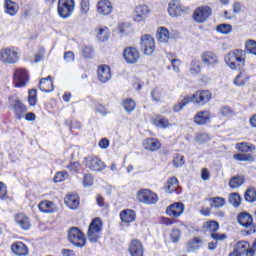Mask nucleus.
Instances as JSON below:
<instances>
[{
	"label": "nucleus",
	"mask_w": 256,
	"mask_h": 256,
	"mask_svg": "<svg viewBox=\"0 0 256 256\" xmlns=\"http://www.w3.org/2000/svg\"><path fill=\"white\" fill-rule=\"evenodd\" d=\"M65 205H67L72 211L79 208V197L77 194H68L64 199Z\"/></svg>",
	"instance_id": "28"
},
{
	"label": "nucleus",
	"mask_w": 256,
	"mask_h": 256,
	"mask_svg": "<svg viewBox=\"0 0 256 256\" xmlns=\"http://www.w3.org/2000/svg\"><path fill=\"white\" fill-rule=\"evenodd\" d=\"M235 249L241 254L246 256L255 255V250L251 249V245L247 241H239Z\"/></svg>",
	"instance_id": "23"
},
{
	"label": "nucleus",
	"mask_w": 256,
	"mask_h": 256,
	"mask_svg": "<svg viewBox=\"0 0 256 256\" xmlns=\"http://www.w3.org/2000/svg\"><path fill=\"white\" fill-rule=\"evenodd\" d=\"M201 60L205 67H215V65L219 64V57L211 51L204 52L201 55Z\"/></svg>",
	"instance_id": "17"
},
{
	"label": "nucleus",
	"mask_w": 256,
	"mask_h": 256,
	"mask_svg": "<svg viewBox=\"0 0 256 256\" xmlns=\"http://www.w3.org/2000/svg\"><path fill=\"white\" fill-rule=\"evenodd\" d=\"M38 207L42 213H55L57 211V206L51 201H42Z\"/></svg>",
	"instance_id": "30"
},
{
	"label": "nucleus",
	"mask_w": 256,
	"mask_h": 256,
	"mask_svg": "<svg viewBox=\"0 0 256 256\" xmlns=\"http://www.w3.org/2000/svg\"><path fill=\"white\" fill-rule=\"evenodd\" d=\"M68 241L75 247H85V234L79 228H71L68 231Z\"/></svg>",
	"instance_id": "8"
},
{
	"label": "nucleus",
	"mask_w": 256,
	"mask_h": 256,
	"mask_svg": "<svg viewBox=\"0 0 256 256\" xmlns=\"http://www.w3.org/2000/svg\"><path fill=\"white\" fill-rule=\"evenodd\" d=\"M245 183V177L243 176H234L230 182L229 185L231 189H237L238 187H241Z\"/></svg>",
	"instance_id": "37"
},
{
	"label": "nucleus",
	"mask_w": 256,
	"mask_h": 256,
	"mask_svg": "<svg viewBox=\"0 0 256 256\" xmlns=\"http://www.w3.org/2000/svg\"><path fill=\"white\" fill-rule=\"evenodd\" d=\"M83 187H92L94 183V178L92 174H84L82 179Z\"/></svg>",
	"instance_id": "47"
},
{
	"label": "nucleus",
	"mask_w": 256,
	"mask_h": 256,
	"mask_svg": "<svg viewBox=\"0 0 256 256\" xmlns=\"http://www.w3.org/2000/svg\"><path fill=\"white\" fill-rule=\"evenodd\" d=\"M89 0H82L80 3V10L82 15H87L89 13Z\"/></svg>",
	"instance_id": "54"
},
{
	"label": "nucleus",
	"mask_w": 256,
	"mask_h": 256,
	"mask_svg": "<svg viewBox=\"0 0 256 256\" xmlns=\"http://www.w3.org/2000/svg\"><path fill=\"white\" fill-rule=\"evenodd\" d=\"M153 125H155V127H160L161 129H167V127H171L169 120L163 116H157L154 118Z\"/></svg>",
	"instance_id": "34"
},
{
	"label": "nucleus",
	"mask_w": 256,
	"mask_h": 256,
	"mask_svg": "<svg viewBox=\"0 0 256 256\" xmlns=\"http://www.w3.org/2000/svg\"><path fill=\"white\" fill-rule=\"evenodd\" d=\"M229 203H231L233 207H239V205H241V196L237 193L230 194Z\"/></svg>",
	"instance_id": "48"
},
{
	"label": "nucleus",
	"mask_w": 256,
	"mask_h": 256,
	"mask_svg": "<svg viewBox=\"0 0 256 256\" xmlns=\"http://www.w3.org/2000/svg\"><path fill=\"white\" fill-rule=\"evenodd\" d=\"M185 211V204L181 202H175L167 207L166 214L169 217H181Z\"/></svg>",
	"instance_id": "16"
},
{
	"label": "nucleus",
	"mask_w": 256,
	"mask_h": 256,
	"mask_svg": "<svg viewBox=\"0 0 256 256\" xmlns=\"http://www.w3.org/2000/svg\"><path fill=\"white\" fill-rule=\"evenodd\" d=\"M236 161H251V156L246 154H236L234 155Z\"/></svg>",
	"instance_id": "60"
},
{
	"label": "nucleus",
	"mask_w": 256,
	"mask_h": 256,
	"mask_svg": "<svg viewBox=\"0 0 256 256\" xmlns=\"http://www.w3.org/2000/svg\"><path fill=\"white\" fill-rule=\"evenodd\" d=\"M217 31L222 33V35H229L233 31V26L231 24H220L217 26Z\"/></svg>",
	"instance_id": "41"
},
{
	"label": "nucleus",
	"mask_w": 256,
	"mask_h": 256,
	"mask_svg": "<svg viewBox=\"0 0 256 256\" xmlns=\"http://www.w3.org/2000/svg\"><path fill=\"white\" fill-rule=\"evenodd\" d=\"M224 61L230 69L236 70L238 67L245 65V53H243V50H234L226 54Z\"/></svg>",
	"instance_id": "2"
},
{
	"label": "nucleus",
	"mask_w": 256,
	"mask_h": 256,
	"mask_svg": "<svg viewBox=\"0 0 256 256\" xmlns=\"http://www.w3.org/2000/svg\"><path fill=\"white\" fill-rule=\"evenodd\" d=\"M164 189L166 193H181V189L179 188V180L176 177L169 178Z\"/></svg>",
	"instance_id": "22"
},
{
	"label": "nucleus",
	"mask_w": 256,
	"mask_h": 256,
	"mask_svg": "<svg viewBox=\"0 0 256 256\" xmlns=\"http://www.w3.org/2000/svg\"><path fill=\"white\" fill-rule=\"evenodd\" d=\"M140 45L144 51V55L151 56L155 52V39L149 34L141 37Z\"/></svg>",
	"instance_id": "12"
},
{
	"label": "nucleus",
	"mask_w": 256,
	"mask_h": 256,
	"mask_svg": "<svg viewBox=\"0 0 256 256\" xmlns=\"http://www.w3.org/2000/svg\"><path fill=\"white\" fill-rule=\"evenodd\" d=\"M210 177L211 174L209 173V170H207V168H203L201 172V179L203 181H209Z\"/></svg>",
	"instance_id": "64"
},
{
	"label": "nucleus",
	"mask_w": 256,
	"mask_h": 256,
	"mask_svg": "<svg viewBox=\"0 0 256 256\" xmlns=\"http://www.w3.org/2000/svg\"><path fill=\"white\" fill-rule=\"evenodd\" d=\"M97 75L101 83H107L111 79V68L108 65L99 66Z\"/></svg>",
	"instance_id": "24"
},
{
	"label": "nucleus",
	"mask_w": 256,
	"mask_h": 256,
	"mask_svg": "<svg viewBox=\"0 0 256 256\" xmlns=\"http://www.w3.org/2000/svg\"><path fill=\"white\" fill-rule=\"evenodd\" d=\"M93 53H94V50H93V47L91 46H87L83 49V55L84 57H86V59L93 57Z\"/></svg>",
	"instance_id": "59"
},
{
	"label": "nucleus",
	"mask_w": 256,
	"mask_h": 256,
	"mask_svg": "<svg viewBox=\"0 0 256 256\" xmlns=\"http://www.w3.org/2000/svg\"><path fill=\"white\" fill-rule=\"evenodd\" d=\"M211 7L200 6L194 10L193 19L196 23H205L211 17Z\"/></svg>",
	"instance_id": "11"
},
{
	"label": "nucleus",
	"mask_w": 256,
	"mask_h": 256,
	"mask_svg": "<svg viewBox=\"0 0 256 256\" xmlns=\"http://www.w3.org/2000/svg\"><path fill=\"white\" fill-rule=\"evenodd\" d=\"M57 11L62 19H69L75 11V0H58Z\"/></svg>",
	"instance_id": "5"
},
{
	"label": "nucleus",
	"mask_w": 256,
	"mask_h": 256,
	"mask_svg": "<svg viewBox=\"0 0 256 256\" xmlns=\"http://www.w3.org/2000/svg\"><path fill=\"white\" fill-rule=\"evenodd\" d=\"M143 148L146 151H159L161 149V142L155 138H148L144 140Z\"/></svg>",
	"instance_id": "25"
},
{
	"label": "nucleus",
	"mask_w": 256,
	"mask_h": 256,
	"mask_svg": "<svg viewBox=\"0 0 256 256\" xmlns=\"http://www.w3.org/2000/svg\"><path fill=\"white\" fill-rule=\"evenodd\" d=\"M137 104L133 101V99H126L123 102V107L127 113H131L132 111H135V107Z\"/></svg>",
	"instance_id": "40"
},
{
	"label": "nucleus",
	"mask_w": 256,
	"mask_h": 256,
	"mask_svg": "<svg viewBox=\"0 0 256 256\" xmlns=\"http://www.w3.org/2000/svg\"><path fill=\"white\" fill-rule=\"evenodd\" d=\"M189 103V98L187 96H184L180 103L173 106V111L175 113H179V111H181L184 107H187Z\"/></svg>",
	"instance_id": "42"
},
{
	"label": "nucleus",
	"mask_w": 256,
	"mask_h": 256,
	"mask_svg": "<svg viewBox=\"0 0 256 256\" xmlns=\"http://www.w3.org/2000/svg\"><path fill=\"white\" fill-rule=\"evenodd\" d=\"M15 222L21 229H23V231H29V229H31V220L24 214H17L15 217Z\"/></svg>",
	"instance_id": "26"
},
{
	"label": "nucleus",
	"mask_w": 256,
	"mask_h": 256,
	"mask_svg": "<svg viewBox=\"0 0 256 256\" xmlns=\"http://www.w3.org/2000/svg\"><path fill=\"white\" fill-rule=\"evenodd\" d=\"M245 200L248 203H255L256 200V191L255 188H249L245 193Z\"/></svg>",
	"instance_id": "44"
},
{
	"label": "nucleus",
	"mask_w": 256,
	"mask_h": 256,
	"mask_svg": "<svg viewBox=\"0 0 256 256\" xmlns=\"http://www.w3.org/2000/svg\"><path fill=\"white\" fill-rule=\"evenodd\" d=\"M211 121V114L209 111H200L194 116V123L196 125H205Z\"/></svg>",
	"instance_id": "27"
},
{
	"label": "nucleus",
	"mask_w": 256,
	"mask_h": 256,
	"mask_svg": "<svg viewBox=\"0 0 256 256\" xmlns=\"http://www.w3.org/2000/svg\"><path fill=\"white\" fill-rule=\"evenodd\" d=\"M171 65H172L174 71H176V73H179V67H181V60L172 59L171 60Z\"/></svg>",
	"instance_id": "63"
},
{
	"label": "nucleus",
	"mask_w": 256,
	"mask_h": 256,
	"mask_svg": "<svg viewBox=\"0 0 256 256\" xmlns=\"http://www.w3.org/2000/svg\"><path fill=\"white\" fill-rule=\"evenodd\" d=\"M238 222L242 227L249 229L250 233H255L256 226L255 223H253V216H251V214L245 212L241 213L238 216Z\"/></svg>",
	"instance_id": "15"
},
{
	"label": "nucleus",
	"mask_w": 256,
	"mask_h": 256,
	"mask_svg": "<svg viewBox=\"0 0 256 256\" xmlns=\"http://www.w3.org/2000/svg\"><path fill=\"white\" fill-rule=\"evenodd\" d=\"M201 245V240L199 238H194L188 243V251H197Z\"/></svg>",
	"instance_id": "51"
},
{
	"label": "nucleus",
	"mask_w": 256,
	"mask_h": 256,
	"mask_svg": "<svg viewBox=\"0 0 256 256\" xmlns=\"http://www.w3.org/2000/svg\"><path fill=\"white\" fill-rule=\"evenodd\" d=\"M11 250L15 255L25 256L29 255V249L23 242H16L11 246Z\"/></svg>",
	"instance_id": "29"
},
{
	"label": "nucleus",
	"mask_w": 256,
	"mask_h": 256,
	"mask_svg": "<svg viewBox=\"0 0 256 256\" xmlns=\"http://www.w3.org/2000/svg\"><path fill=\"white\" fill-rule=\"evenodd\" d=\"M96 37L98 41H107L111 37V32L107 27L96 28Z\"/></svg>",
	"instance_id": "33"
},
{
	"label": "nucleus",
	"mask_w": 256,
	"mask_h": 256,
	"mask_svg": "<svg viewBox=\"0 0 256 256\" xmlns=\"http://www.w3.org/2000/svg\"><path fill=\"white\" fill-rule=\"evenodd\" d=\"M168 13L170 17H181V15L185 13V7L177 0L172 1L169 3Z\"/></svg>",
	"instance_id": "18"
},
{
	"label": "nucleus",
	"mask_w": 256,
	"mask_h": 256,
	"mask_svg": "<svg viewBox=\"0 0 256 256\" xmlns=\"http://www.w3.org/2000/svg\"><path fill=\"white\" fill-rule=\"evenodd\" d=\"M237 151H240L241 153H249L251 151V146L247 142H240L236 144Z\"/></svg>",
	"instance_id": "50"
},
{
	"label": "nucleus",
	"mask_w": 256,
	"mask_h": 256,
	"mask_svg": "<svg viewBox=\"0 0 256 256\" xmlns=\"http://www.w3.org/2000/svg\"><path fill=\"white\" fill-rule=\"evenodd\" d=\"M39 89L42 90L44 93H51L53 91L54 88L51 76L40 80Z\"/></svg>",
	"instance_id": "31"
},
{
	"label": "nucleus",
	"mask_w": 256,
	"mask_h": 256,
	"mask_svg": "<svg viewBox=\"0 0 256 256\" xmlns=\"http://www.w3.org/2000/svg\"><path fill=\"white\" fill-rule=\"evenodd\" d=\"M211 206L215 209H221V207H225V200L221 197H215L210 199Z\"/></svg>",
	"instance_id": "38"
},
{
	"label": "nucleus",
	"mask_w": 256,
	"mask_h": 256,
	"mask_svg": "<svg viewBox=\"0 0 256 256\" xmlns=\"http://www.w3.org/2000/svg\"><path fill=\"white\" fill-rule=\"evenodd\" d=\"M245 49L251 55L256 56V41L255 40H247L245 42Z\"/></svg>",
	"instance_id": "39"
},
{
	"label": "nucleus",
	"mask_w": 256,
	"mask_h": 256,
	"mask_svg": "<svg viewBox=\"0 0 256 256\" xmlns=\"http://www.w3.org/2000/svg\"><path fill=\"white\" fill-rule=\"evenodd\" d=\"M19 59H21V56L17 47L11 46L0 50V63L4 65H15Z\"/></svg>",
	"instance_id": "1"
},
{
	"label": "nucleus",
	"mask_w": 256,
	"mask_h": 256,
	"mask_svg": "<svg viewBox=\"0 0 256 256\" xmlns=\"http://www.w3.org/2000/svg\"><path fill=\"white\" fill-rule=\"evenodd\" d=\"M28 103L30 107H35V105H37V90L32 89L29 91Z\"/></svg>",
	"instance_id": "45"
},
{
	"label": "nucleus",
	"mask_w": 256,
	"mask_h": 256,
	"mask_svg": "<svg viewBox=\"0 0 256 256\" xmlns=\"http://www.w3.org/2000/svg\"><path fill=\"white\" fill-rule=\"evenodd\" d=\"M97 13L99 15H111L113 13V3L109 0H100L97 3Z\"/></svg>",
	"instance_id": "19"
},
{
	"label": "nucleus",
	"mask_w": 256,
	"mask_h": 256,
	"mask_svg": "<svg viewBox=\"0 0 256 256\" xmlns=\"http://www.w3.org/2000/svg\"><path fill=\"white\" fill-rule=\"evenodd\" d=\"M29 70L25 68H16L13 75V85L17 88L27 87L29 83Z\"/></svg>",
	"instance_id": "6"
},
{
	"label": "nucleus",
	"mask_w": 256,
	"mask_h": 256,
	"mask_svg": "<svg viewBox=\"0 0 256 256\" xmlns=\"http://www.w3.org/2000/svg\"><path fill=\"white\" fill-rule=\"evenodd\" d=\"M64 61H66V63H73V61H75V53H73V51L65 52Z\"/></svg>",
	"instance_id": "57"
},
{
	"label": "nucleus",
	"mask_w": 256,
	"mask_h": 256,
	"mask_svg": "<svg viewBox=\"0 0 256 256\" xmlns=\"http://www.w3.org/2000/svg\"><path fill=\"white\" fill-rule=\"evenodd\" d=\"M211 139V137H209V134L207 133H200L198 135H196L195 137V141L196 143H207V141H209Z\"/></svg>",
	"instance_id": "53"
},
{
	"label": "nucleus",
	"mask_w": 256,
	"mask_h": 256,
	"mask_svg": "<svg viewBox=\"0 0 256 256\" xmlns=\"http://www.w3.org/2000/svg\"><path fill=\"white\" fill-rule=\"evenodd\" d=\"M190 73L192 75H199L201 73V64L197 60H192L190 64Z\"/></svg>",
	"instance_id": "43"
},
{
	"label": "nucleus",
	"mask_w": 256,
	"mask_h": 256,
	"mask_svg": "<svg viewBox=\"0 0 256 256\" xmlns=\"http://www.w3.org/2000/svg\"><path fill=\"white\" fill-rule=\"evenodd\" d=\"M220 113L224 116V117H233L234 113L233 110H231V108L229 107H222L220 109Z\"/></svg>",
	"instance_id": "58"
},
{
	"label": "nucleus",
	"mask_w": 256,
	"mask_h": 256,
	"mask_svg": "<svg viewBox=\"0 0 256 256\" xmlns=\"http://www.w3.org/2000/svg\"><path fill=\"white\" fill-rule=\"evenodd\" d=\"M151 13V9L146 5H139L133 11V22L134 23H145Z\"/></svg>",
	"instance_id": "10"
},
{
	"label": "nucleus",
	"mask_w": 256,
	"mask_h": 256,
	"mask_svg": "<svg viewBox=\"0 0 256 256\" xmlns=\"http://www.w3.org/2000/svg\"><path fill=\"white\" fill-rule=\"evenodd\" d=\"M68 177H69V174H67L66 171L57 172L54 177V183H63V181H65Z\"/></svg>",
	"instance_id": "52"
},
{
	"label": "nucleus",
	"mask_w": 256,
	"mask_h": 256,
	"mask_svg": "<svg viewBox=\"0 0 256 256\" xmlns=\"http://www.w3.org/2000/svg\"><path fill=\"white\" fill-rule=\"evenodd\" d=\"M211 238L214 239V241H223L227 238V235L219 234V233H211Z\"/></svg>",
	"instance_id": "62"
},
{
	"label": "nucleus",
	"mask_w": 256,
	"mask_h": 256,
	"mask_svg": "<svg viewBox=\"0 0 256 256\" xmlns=\"http://www.w3.org/2000/svg\"><path fill=\"white\" fill-rule=\"evenodd\" d=\"M85 166L90 171H103L105 169V162H102L101 159L95 156H88L84 159Z\"/></svg>",
	"instance_id": "13"
},
{
	"label": "nucleus",
	"mask_w": 256,
	"mask_h": 256,
	"mask_svg": "<svg viewBox=\"0 0 256 256\" xmlns=\"http://www.w3.org/2000/svg\"><path fill=\"white\" fill-rule=\"evenodd\" d=\"M137 215L133 210H124L120 213V218L122 223H133L135 221Z\"/></svg>",
	"instance_id": "32"
},
{
	"label": "nucleus",
	"mask_w": 256,
	"mask_h": 256,
	"mask_svg": "<svg viewBox=\"0 0 256 256\" xmlns=\"http://www.w3.org/2000/svg\"><path fill=\"white\" fill-rule=\"evenodd\" d=\"M4 13L10 17H15L19 13V4L13 0H4Z\"/></svg>",
	"instance_id": "21"
},
{
	"label": "nucleus",
	"mask_w": 256,
	"mask_h": 256,
	"mask_svg": "<svg viewBox=\"0 0 256 256\" xmlns=\"http://www.w3.org/2000/svg\"><path fill=\"white\" fill-rule=\"evenodd\" d=\"M5 197H7V185L0 182V199H5Z\"/></svg>",
	"instance_id": "61"
},
{
	"label": "nucleus",
	"mask_w": 256,
	"mask_h": 256,
	"mask_svg": "<svg viewBox=\"0 0 256 256\" xmlns=\"http://www.w3.org/2000/svg\"><path fill=\"white\" fill-rule=\"evenodd\" d=\"M170 34L167 28L160 27L157 31V39L160 43H167L169 41Z\"/></svg>",
	"instance_id": "35"
},
{
	"label": "nucleus",
	"mask_w": 256,
	"mask_h": 256,
	"mask_svg": "<svg viewBox=\"0 0 256 256\" xmlns=\"http://www.w3.org/2000/svg\"><path fill=\"white\" fill-rule=\"evenodd\" d=\"M151 98L156 101V103H159L161 99H163V89L155 88L151 92Z\"/></svg>",
	"instance_id": "46"
},
{
	"label": "nucleus",
	"mask_w": 256,
	"mask_h": 256,
	"mask_svg": "<svg viewBox=\"0 0 256 256\" xmlns=\"http://www.w3.org/2000/svg\"><path fill=\"white\" fill-rule=\"evenodd\" d=\"M249 81V76L245 72H240L239 75L234 79V85L236 87H243L245 83Z\"/></svg>",
	"instance_id": "36"
},
{
	"label": "nucleus",
	"mask_w": 256,
	"mask_h": 256,
	"mask_svg": "<svg viewBox=\"0 0 256 256\" xmlns=\"http://www.w3.org/2000/svg\"><path fill=\"white\" fill-rule=\"evenodd\" d=\"M103 231V222L99 218H94L88 228V239L91 243H97L99 237H101V232Z\"/></svg>",
	"instance_id": "4"
},
{
	"label": "nucleus",
	"mask_w": 256,
	"mask_h": 256,
	"mask_svg": "<svg viewBox=\"0 0 256 256\" xmlns=\"http://www.w3.org/2000/svg\"><path fill=\"white\" fill-rule=\"evenodd\" d=\"M182 165H185V157L183 155H176L174 158V166L175 167H182Z\"/></svg>",
	"instance_id": "56"
},
{
	"label": "nucleus",
	"mask_w": 256,
	"mask_h": 256,
	"mask_svg": "<svg viewBox=\"0 0 256 256\" xmlns=\"http://www.w3.org/2000/svg\"><path fill=\"white\" fill-rule=\"evenodd\" d=\"M137 200L144 205H155L159 201V196L149 189H141L136 194Z\"/></svg>",
	"instance_id": "7"
},
{
	"label": "nucleus",
	"mask_w": 256,
	"mask_h": 256,
	"mask_svg": "<svg viewBox=\"0 0 256 256\" xmlns=\"http://www.w3.org/2000/svg\"><path fill=\"white\" fill-rule=\"evenodd\" d=\"M170 238L172 239L173 243H177L179 239H181V230L173 229L170 233Z\"/></svg>",
	"instance_id": "55"
},
{
	"label": "nucleus",
	"mask_w": 256,
	"mask_h": 256,
	"mask_svg": "<svg viewBox=\"0 0 256 256\" xmlns=\"http://www.w3.org/2000/svg\"><path fill=\"white\" fill-rule=\"evenodd\" d=\"M189 103H194V105H207L211 101L213 94L209 90H198L193 95H186Z\"/></svg>",
	"instance_id": "3"
},
{
	"label": "nucleus",
	"mask_w": 256,
	"mask_h": 256,
	"mask_svg": "<svg viewBox=\"0 0 256 256\" xmlns=\"http://www.w3.org/2000/svg\"><path fill=\"white\" fill-rule=\"evenodd\" d=\"M123 57L126 63L129 65H135L141 59V55L139 54V50L135 47H127L124 49Z\"/></svg>",
	"instance_id": "14"
},
{
	"label": "nucleus",
	"mask_w": 256,
	"mask_h": 256,
	"mask_svg": "<svg viewBox=\"0 0 256 256\" xmlns=\"http://www.w3.org/2000/svg\"><path fill=\"white\" fill-rule=\"evenodd\" d=\"M128 251L130 253L131 256H143V244L141 243V241L137 240V239H133L130 242Z\"/></svg>",
	"instance_id": "20"
},
{
	"label": "nucleus",
	"mask_w": 256,
	"mask_h": 256,
	"mask_svg": "<svg viewBox=\"0 0 256 256\" xmlns=\"http://www.w3.org/2000/svg\"><path fill=\"white\" fill-rule=\"evenodd\" d=\"M9 107L13 109L17 119H23L25 113H27V107L17 97H11L9 99Z\"/></svg>",
	"instance_id": "9"
},
{
	"label": "nucleus",
	"mask_w": 256,
	"mask_h": 256,
	"mask_svg": "<svg viewBox=\"0 0 256 256\" xmlns=\"http://www.w3.org/2000/svg\"><path fill=\"white\" fill-rule=\"evenodd\" d=\"M204 227L207 231H210L212 233H215V231H219V223H217L216 221L206 222L204 224Z\"/></svg>",
	"instance_id": "49"
}]
</instances>
